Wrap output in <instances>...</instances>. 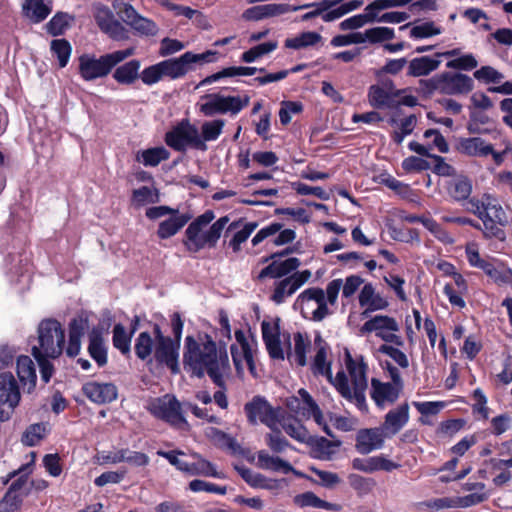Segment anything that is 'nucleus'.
Returning a JSON list of instances; mask_svg holds the SVG:
<instances>
[{
	"mask_svg": "<svg viewBox=\"0 0 512 512\" xmlns=\"http://www.w3.org/2000/svg\"><path fill=\"white\" fill-rule=\"evenodd\" d=\"M183 367L192 377L208 375L220 388L230 373V363L225 343L216 342L206 333L197 337L188 335L184 341Z\"/></svg>",
	"mask_w": 512,
	"mask_h": 512,
	"instance_id": "nucleus-1",
	"label": "nucleus"
},
{
	"mask_svg": "<svg viewBox=\"0 0 512 512\" xmlns=\"http://www.w3.org/2000/svg\"><path fill=\"white\" fill-rule=\"evenodd\" d=\"M344 368L340 369L332 380V386L349 403L362 413L369 411L366 401L368 387V364L361 354H352L348 348L344 349Z\"/></svg>",
	"mask_w": 512,
	"mask_h": 512,
	"instance_id": "nucleus-2",
	"label": "nucleus"
},
{
	"mask_svg": "<svg viewBox=\"0 0 512 512\" xmlns=\"http://www.w3.org/2000/svg\"><path fill=\"white\" fill-rule=\"evenodd\" d=\"M261 333L266 350L273 360L283 361L304 367L307 365L306 351L311 348V340L307 334L297 332L291 337L280 330L279 318L264 319Z\"/></svg>",
	"mask_w": 512,
	"mask_h": 512,
	"instance_id": "nucleus-3",
	"label": "nucleus"
},
{
	"mask_svg": "<svg viewBox=\"0 0 512 512\" xmlns=\"http://www.w3.org/2000/svg\"><path fill=\"white\" fill-rule=\"evenodd\" d=\"M215 218L213 211L208 210L193 220L185 231L186 246L188 250L198 252L206 247H215L220 239L223 230L229 222L228 216H223L212 221Z\"/></svg>",
	"mask_w": 512,
	"mask_h": 512,
	"instance_id": "nucleus-4",
	"label": "nucleus"
},
{
	"mask_svg": "<svg viewBox=\"0 0 512 512\" xmlns=\"http://www.w3.org/2000/svg\"><path fill=\"white\" fill-rule=\"evenodd\" d=\"M466 210L482 220L485 237L504 240L505 233L496 224L506 225L509 217L497 198L490 194H484L480 199L472 198L467 202Z\"/></svg>",
	"mask_w": 512,
	"mask_h": 512,
	"instance_id": "nucleus-5",
	"label": "nucleus"
},
{
	"mask_svg": "<svg viewBox=\"0 0 512 512\" xmlns=\"http://www.w3.org/2000/svg\"><path fill=\"white\" fill-rule=\"evenodd\" d=\"M37 345H32L31 353L34 357L58 358L64 350L65 331L57 320L45 319L39 323L37 329Z\"/></svg>",
	"mask_w": 512,
	"mask_h": 512,
	"instance_id": "nucleus-6",
	"label": "nucleus"
},
{
	"mask_svg": "<svg viewBox=\"0 0 512 512\" xmlns=\"http://www.w3.org/2000/svg\"><path fill=\"white\" fill-rule=\"evenodd\" d=\"M250 97L248 95H223L211 93L201 97L199 110L207 117L217 114L237 115L243 108L248 106Z\"/></svg>",
	"mask_w": 512,
	"mask_h": 512,
	"instance_id": "nucleus-7",
	"label": "nucleus"
},
{
	"mask_svg": "<svg viewBox=\"0 0 512 512\" xmlns=\"http://www.w3.org/2000/svg\"><path fill=\"white\" fill-rule=\"evenodd\" d=\"M216 51L207 50L203 53L187 51L179 57L161 61L164 77L172 80L179 79L194 71L197 65L212 63L215 61Z\"/></svg>",
	"mask_w": 512,
	"mask_h": 512,
	"instance_id": "nucleus-8",
	"label": "nucleus"
},
{
	"mask_svg": "<svg viewBox=\"0 0 512 512\" xmlns=\"http://www.w3.org/2000/svg\"><path fill=\"white\" fill-rule=\"evenodd\" d=\"M128 57V50L115 51L100 58L83 55L79 58V71L83 79L91 81L106 76L117 64Z\"/></svg>",
	"mask_w": 512,
	"mask_h": 512,
	"instance_id": "nucleus-9",
	"label": "nucleus"
},
{
	"mask_svg": "<svg viewBox=\"0 0 512 512\" xmlns=\"http://www.w3.org/2000/svg\"><path fill=\"white\" fill-rule=\"evenodd\" d=\"M431 90L445 95L467 94L473 89V80L468 75L457 72H444L427 81Z\"/></svg>",
	"mask_w": 512,
	"mask_h": 512,
	"instance_id": "nucleus-10",
	"label": "nucleus"
},
{
	"mask_svg": "<svg viewBox=\"0 0 512 512\" xmlns=\"http://www.w3.org/2000/svg\"><path fill=\"white\" fill-rule=\"evenodd\" d=\"M248 421L251 424L262 423L271 430H278L281 425V417L283 410L273 408L264 398L254 397L250 402L245 404Z\"/></svg>",
	"mask_w": 512,
	"mask_h": 512,
	"instance_id": "nucleus-11",
	"label": "nucleus"
},
{
	"mask_svg": "<svg viewBox=\"0 0 512 512\" xmlns=\"http://www.w3.org/2000/svg\"><path fill=\"white\" fill-rule=\"evenodd\" d=\"M158 455L167 459L169 463L175 466L178 470L189 475H201L214 478L224 477L223 473L218 472L211 462L202 458L198 454L192 455L196 459L193 463L180 459L179 455H183V452L180 451H158Z\"/></svg>",
	"mask_w": 512,
	"mask_h": 512,
	"instance_id": "nucleus-12",
	"label": "nucleus"
},
{
	"mask_svg": "<svg viewBox=\"0 0 512 512\" xmlns=\"http://www.w3.org/2000/svg\"><path fill=\"white\" fill-rule=\"evenodd\" d=\"M165 142L176 151H185L188 146L201 151L207 149L206 144L200 139L198 129L189 122H182L167 132Z\"/></svg>",
	"mask_w": 512,
	"mask_h": 512,
	"instance_id": "nucleus-13",
	"label": "nucleus"
},
{
	"mask_svg": "<svg viewBox=\"0 0 512 512\" xmlns=\"http://www.w3.org/2000/svg\"><path fill=\"white\" fill-rule=\"evenodd\" d=\"M296 305L305 318L321 321L329 314L325 292L321 288H309L303 291L297 297Z\"/></svg>",
	"mask_w": 512,
	"mask_h": 512,
	"instance_id": "nucleus-14",
	"label": "nucleus"
},
{
	"mask_svg": "<svg viewBox=\"0 0 512 512\" xmlns=\"http://www.w3.org/2000/svg\"><path fill=\"white\" fill-rule=\"evenodd\" d=\"M148 410L155 417L162 419L173 426H187V422L181 413V406L177 399L172 395H164L155 398L148 404Z\"/></svg>",
	"mask_w": 512,
	"mask_h": 512,
	"instance_id": "nucleus-15",
	"label": "nucleus"
},
{
	"mask_svg": "<svg viewBox=\"0 0 512 512\" xmlns=\"http://www.w3.org/2000/svg\"><path fill=\"white\" fill-rule=\"evenodd\" d=\"M20 391L12 373L0 374V422L8 421L20 402Z\"/></svg>",
	"mask_w": 512,
	"mask_h": 512,
	"instance_id": "nucleus-16",
	"label": "nucleus"
},
{
	"mask_svg": "<svg viewBox=\"0 0 512 512\" xmlns=\"http://www.w3.org/2000/svg\"><path fill=\"white\" fill-rule=\"evenodd\" d=\"M288 408L294 412L297 416L303 418H313L315 422L323 428V430L331 435V432L324 421L322 412L315 401L312 399L310 394L304 390L300 389L298 391V397H290L287 399Z\"/></svg>",
	"mask_w": 512,
	"mask_h": 512,
	"instance_id": "nucleus-17",
	"label": "nucleus"
},
{
	"mask_svg": "<svg viewBox=\"0 0 512 512\" xmlns=\"http://www.w3.org/2000/svg\"><path fill=\"white\" fill-rule=\"evenodd\" d=\"M409 2L410 0H376L365 8L364 13L357 14L343 20L340 23V28L342 30H353L360 28L367 23L375 21L378 13H380L382 10L391 7L404 6Z\"/></svg>",
	"mask_w": 512,
	"mask_h": 512,
	"instance_id": "nucleus-18",
	"label": "nucleus"
},
{
	"mask_svg": "<svg viewBox=\"0 0 512 512\" xmlns=\"http://www.w3.org/2000/svg\"><path fill=\"white\" fill-rule=\"evenodd\" d=\"M308 355L311 358V370L315 375H322L332 384L334 378L331 371V360H330V347L317 334L314 341L311 342V348L306 351V358Z\"/></svg>",
	"mask_w": 512,
	"mask_h": 512,
	"instance_id": "nucleus-19",
	"label": "nucleus"
},
{
	"mask_svg": "<svg viewBox=\"0 0 512 512\" xmlns=\"http://www.w3.org/2000/svg\"><path fill=\"white\" fill-rule=\"evenodd\" d=\"M399 330L398 323L392 317L385 315H377L366 321L360 329L362 334L374 332L377 337L385 342L402 345L403 341L400 336L396 335Z\"/></svg>",
	"mask_w": 512,
	"mask_h": 512,
	"instance_id": "nucleus-20",
	"label": "nucleus"
},
{
	"mask_svg": "<svg viewBox=\"0 0 512 512\" xmlns=\"http://www.w3.org/2000/svg\"><path fill=\"white\" fill-rule=\"evenodd\" d=\"M180 343L168 336H160V341L155 343L154 360L163 366H166L172 374L180 372L179 364Z\"/></svg>",
	"mask_w": 512,
	"mask_h": 512,
	"instance_id": "nucleus-21",
	"label": "nucleus"
},
{
	"mask_svg": "<svg viewBox=\"0 0 512 512\" xmlns=\"http://www.w3.org/2000/svg\"><path fill=\"white\" fill-rule=\"evenodd\" d=\"M235 339L241 348V353L238 352L235 346L231 347V354L233 362L238 374H242L244 366L246 365L249 371L255 375V363L253 359V347L242 330L235 331Z\"/></svg>",
	"mask_w": 512,
	"mask_h": 512,
	"instance_id": "nucleus-22",
	"label": "nucleus"
},
{
	"mask_svg": "<svg viewBox=\"0 0 512 512\" xmlns=\"http://www.w3.org/2000/svg\"><path fill=\"white\" fill-rule=\"evenodd\" d=\"M403 388L390 382H382L379 379L371 380V398L378 408L384 409L394 404Z\"/></svg>",
	"mask_w": 512,
	"mask_h": 512,
	"instance_id": "nucleus-23",
	"label": "nucleus"
},
{
	"mask_svg": "<svg viewBox=\"0 0 512 512\" xmlns=\"http://www.w3.org/2000/svg\"><path fill=\"white\" fill-rule=\"evenodd\" d=\"M385 438H388L381 427L361 429L356 435V450L361 454H369L381 449Z\"/></svg>",
	"mask_w": 512,
	"mask_h": 512,
	"instance_id": "nucleus-24",
	"label": "nucleus"
},
{
	"mask_svg": "<svg viewBox=\"0 0 512 512\" xmlns=\"http://www.w3.org/2000/svg\"><path fill=\"white\" fill-rule=\"evenodd\" d=\"M410 419V408L407 403L400 404L391 409L384 417L381 426L387 437H393L399 433L408 423Z\"/></svg>",
	"mask_w": 512,
	"mask_h": 512,
	"instance_id": "nucleus-25",
	"label": "nucleus"
},
{
	"mask_svg": "<svg viewBox=\"0 0 512 512\" xmlns=\"http://www.w3.org/2000/svg\"><path fill=\"white\" fill-rule=\"evenodd\" d=\"M94 16L100 29L111 38L119 40L125 37L124 27L114 19L112 12L107 7L96 5Z\"/></svg>",
	"mask_w": 512,
	"mask_h": 512,
	"instance_id": "nucleus-26",
	"label": "nucleus"
},
{
	"mask_svg": "<svg viewBox=\"0 0 512 512\" xmlns=\"http://www.w3.org/2000/svg\"><path fill=\"white\" fill-rule=\"evenodd\" d=\"M272 262L261 270L258 277L264 278H280L294 271L300 266V261L296 257L283 259L281 255H273Z\"/></svg>",
	"mask_w": 512,
	"mask_h": 512,
	"instance_id": "nucleus-27",
	"label": "nucleus"
},
{
	"mask_svg": "<svg viewBox=\"0 0 512 512\" xmlns=\"http://www.w3.org/2000/svg\"><path fill=\"white\" fill-rule=\"evenodd\" d=\"M358 298L359 305L364 309V315L378 310H384L389 305L387 299L377 293L371 283H367L362 287Z\"/></svg>",
	"mask_w": 512,
	"mask_h": 512,
	"instance_id": "nucleus-28",
	"label": "nucleus"
},
{
	"mask_svg": "<svg viewBox=\"0 0 512 512\" xmlns=\"http://www.w3.org/2000/svg\"><path fill=\"white\" fill-rule=\"evenodd\" d=\"M84 394L93 402L104 404L117 398V389L110 383L88 382L83 386Z\"/></svg>",
	"mask_w": 512,
	"mask_h": 512,
	"instance_id": "nucleus-29",
	"label": "nucleus"
},
{
	"mask_svg": "<svg viewBox=\"0 0 512 512\" xmlns=\"http://www.w3.org/2000/svg\"><path fill=\"white\" fill-rule=\"evenodd\" d=\"M190 220L187 214H181L174 210L167 219L161 221L158 226L157 235L160 239H168L176 235Z\"/></svg>",
	"mask_w": 512,
	"mask_h": 512,
	"instance_id": "nucleus-30",
	"label": "nucleus"
},
{
	"mask_svg": "<svg viewBox=\"0 0 512 512\" xmlns=\"http://www.w3.org/2000/svg\"><path fill=\"white\" fill-rule=\"evenodd\" d=\"M16 374L24 387L31 391L37 380L36 369L33 360L27 355H19L16 358Z\"/></svg>",
	"mask_w": 512,
	"mask_h": 512,
	"instance_id": "nucleus-31",
	"label": "nucleus"
},
{
	"mask_svg": "<svg viewBox=\"0 0 512 512\" xmlns=\"http://www.w3.org/2000/svg\"><path fill=\"white\" fill-rule=\"evenodd\" d=\"M457 149L460 153L473 157H486L493 152V147L479 137L460 139Z\"/></svg>",
	"mask_w": 512,
	"mask_h": 512,
	"instance_id": "nucleus-32",
	"label": "nucleus"
},
{
	"mask_svg": "<svg viewBox=\"0 0 512 512\" xmlns=\"http://www.w3.org/2000/svg\"><path fill=\"white\" fill-rule=\"evenodd\" d=\"M256 465L263 470L274 472H283L285 474L294 472L292 465L278 456L270 455L265 450H260L256 454Z\"/></svg>",
	"mask_w": 512,
	"mask_h": 512,
	"instance_id": "nucleus-33",
	"label": "nucleus"
},
{
	"mask_svg": "<svg viewBox=\"0 0 512 512\" xmlns=\"http://www.w3.org/2000/svg\"><path fill=\"white\" fill-rule=\"evenodd\" d=\"M88 352L99 366L107 363V350L103 339V329L93 328L89 333Z\"/></svg>",
	"mask_w": 512,
	"mask_h": 512,
	"instance_id": "nucleus-34",
	"label": "nucleus"
},
{
	"mask_svg": "<svg viewBox=\"0 0 512 512\" xmlns=\"http://www.w3.org/2000/svg\"><path fill=\"white\" fill-rule=\"evenodd\" d=\"M23 12L33 22H41L51 12V0H26Z\"/></svg>",
	"mask_w": 512,
	"mask_h": 512,
	"instance_id": "nucleus-35",
	"label": "nucleus"
},
{
	"mask_svg": "<svg viewBox=\"0 0 512 512\" xmlns=\"http://www.w3.org/2000/svg\"><path fill=\"white\" fill-rule=\"evenodd\" d=\"M439 65V60L429 56L414 58L409 62L408 74L414 77L425 76L435 71Z\"/></svg>",
	"mask_w": 512,
	"mask_h": 512,
	"instance_id": "nucleus-36",
	"label": "nucleus"
},
{
	"mask_svg": "<svg viewBox=\"0 0 512 512\" xmlns=\"http://www.w3.org/2000/svg\"><path fill=\"white\" fill-rule=\"evenodd\" d=\"M490 262L484 273L498 285H510L512 287V269L505 266L502 262L494 260Z\"/></svg>",
	"mask_w": 512,
	"mask_h": 512,
	"instance_id": "nucleus-37",
	"label": "nucleus"
},
{
	"mask_svg": "<svg viewBox=\"0 0 512 512\" xmlns=\"http://www.w3.org/2000/svg\"><path fill=\"white\" fill-rule=\"evenodd\" d=\"M169 157V151L162 146L145 149L136 154V160L139 163L151 167L157 166L160 162L167 160Z\"/></svg>",
	"mask_w": 512,
	"mask_h": 512,
	"instance_id": "nucleus-38",
	"label": "nucleus"
},
{
	"mask_svg": "<svg viewBox=\"0 0 512 512\" xmlns=\"http://www.w3.org/2000/svg\"><path fill=\"white\" fill-rule=\"evenodd\" d=\"M322 40V36L314 31L300 33L285 41V47L289 49L299 50L317 45Z\"/></svg>",
	"mask_w": 512,
	"mask_h": 512,
	"instance_id": "nucleus-39",
	"label": "nucleus"
},
{
	"mask_svg": "<svg viewBox=\"0 0 512 512\" xmlns=\"http://www.w3.org/2000/svg\"><path fill=\"white\" fill-rule=\"evenodd\" d=\"M448 192L456 201L466 200L472 192V182L466 176H457L450 182Z\"/></svg>",
	"mask_w": 512,
	"mask_h": 512,
	"instance_id": "nucleus-40",
	"label": "nucleus"
},
{
	"mask_svg": "<svg viewBox=\"0 0 512 512\" xmlns=\"http://www.w3.org/2000/svg\"><path fill=\"white\" fill-rule=\"evenodd\" d=\"M160 195L154 185H145L133 191L132 202L136 206H146L159 202Z\"/></svg>",
	"mask_w": 512,
	"mask_h": 512,
	"instance_id": "nucleus-41",
	"label": "nucleus"
},
{
	"mask_svg": "<svg viewBox=\"0 0 512 512\" xmlns=\"http://www.w3.org/2000/svg\"><path fill=\"white\" fill-rule=\"evenodd\" d=\"M278 47L277 41H268L265 43L258 44L249 50L245 51L241 55V60L245 63L256 62L261 57L268 55L275 51Z\"/></svg>",
	"mask_w": 512,
	"mask_h": 512,
	"instance_id": "nucleus-42",
	"label": "nucleus"
},
{
	"mask_svg": "<svg viewBox=\"0 0 512 512\" xmlns=\"http://www.w3.org/2000/svg\"><path fill=\"white\" fill-rule=\"evenodd\" d=\"M130 28L141 35H154L157 32L155 23L140 16L132 6H130Z\"/></svg>",
	"mask_w": 512,
	"mask_h": 512,
	"instance_id": "nucleus-43",
	"label": "nucleus"
},
{
	"mask_svg": "<svg viewBox=\"0 0 512 512\" xmlns=\"http://www.w3.org/2000/svg\"><path fill=\"white\" fill-rule=\"evenodd\" d=\"M155 342L148 332L139 334L135 342V353L141 360H152Z\"/></svg>",
	"mask_w": 512,
	"mask_h": 512,
	"instance_id": "nucleus-44",
	"label": "nucleus"
},
{
	"mask_svg": "<svg viewBox=\"0 0 512 512\" xmlns=\"http://www.w3.org/2000/svg\"><path fill=\"white\" fill-rule=\"evenodd\" d=\"M225 121L223 119H214L206 121L201 126L200 139L203 140V144L206 142L215 141L222 134Z\"/></svg>",
	"mask_w": 512,
	"mask_h": 512,
	"instance_id": "nucleus-45",
	"label": "nucleus"
},
{
	"mask_svg": "<svg viewBox=\"0 0 512 512\" xmlns=\"http://www.w3.org/2000/svg\"><path fill=\"white\" fill-rule=\"evenodd\" d=\"M52 55L57 58L59 66L65 67L70 59L72 47L65 39H55L50 44Z\"/></svg>",
	"mask_w": 512,
	"mask_h": 512,
	"instance_id": "nucleus-46",
	"label": "nucleus"
},
{
	"mask_svg": "<svg viewBox=\"0 0 512 512\" xmlns=\"http://www.w3.org/2000/svg\"><path fill=\"white\" fill-rule=\"evenodd\" d=\"M280 428H283L284 431L295 440L305 443L308 442L310 436L306 428L299 423L298 421H294L293 423H286L284 418V412H282L281 417V425Z\"/></svg>",
	"mask_w": 512,
	"mask_h": 512,
	"instance_id": "nucleus-47",
	"label": "nucleus"
},
{
	"mask_svg": "<svg viewBox=\"0 0 512 512\" xmlns=\"http://www.w3.org/2000/svg\"><path fill=\"white\" fill-rule=\"evenodd\" d=\"M348 482L359 496L369 494L375 486V481L372 478H366L355 473L348 475Z\"/></svg>",
	"mask_w": 512,
	"mask_h": 512,
	"instance_id": "nucleus-48",
	"label": "nucleus"
},
{
	"mask_svg": "<svg viewBox=\"0 0 512 512\" xmlns=\"http://www.w3.org/2000/svg\"><path fill=\"white\" fill-rule=\"evenodd\" d=\"M48 430L42 423L30 425L22 436V443L27 446L37 445L46 436Z\"/></svg>",
	"mask_w": 512,
	"mask_h": 512,
	"instance_id": "nucleus-49",
	"label": "nucleus"
},
{
	"mask_svg": "<svg viewBox=\"0 0 512 512\" xmlns=\"http://www.w3.org/2000/svg\"><path fill=\"white\" fill-rule=\"evenodd\" d=\"M467 261L471 267L481 269L483 272L490 265V261L482 258L477 243L469 242L465 246Z\"/></svg>",
	"mask_w": 512,
	"mask_h": 512,
	"instance_id": "nucleus-50",
	"label": "nucleus"
},
{
	"mask_svg": "<svg viewBox=\"0 0 512 512\" xmlns=\"http://www.w3.org/2000/svg\"><path fill=\"white\" fill-rule=\"evenodd\" d=\"M257 226L258 225L256 222L245 223L242 229L233 235L229 242V246L233 249L234 252H238L241 249V245L247 241Z\"/></svg>",
	"mask_w": 512,
	"mask_h": 512,
	"instance_id": "nucleus-51",
	"label": "nucleus"
},
{
	"mask_svg": "<svg viewBox=\"0 0 512 512\" xmlns=\"http://www.w3.org/2000/svg\"><path fill=\"white\" fill-rule=\"evenodd\" d=\"M370 104L376 108L389 107L392 97L389 92L380 86H372L369 91Z\"/></svg>",
	"mask_w": 512,
	"mask_h": 512,
	"instance_id": "nucleus-52",
	"label": "nucleus"
},
{
	"mask_svg": "<svg viewBox=\"0 0 512 512\" xmlns=\"http://www.w3.org/2000/svg\"><path fill=\"white\" fill-rule=\"evenodd\" d=\"M363 36L371 43H379L393 39L395 34L392 28L380 26L367 29Z\"/></svg>",
	"mask_w": 512,
	"mask_h": 512,
	"instance_id": "nucleus-53",
	"label": "nucleus"
},
{
	"mask_svg": "<svg viewBox=\"0 0 512 512\" xmlns=\"http://www.w3.org/2000/svg\"><path fill=\"white\" fill-rule=\"evenodd\" d=\"M303 105L297 101H282L281 108L279 110L280 122L283 125H287L291 122L292 116L301 113Z\"/></svg>",
	"mask_w": 512,
	"mask_h": 512,
	"instance_id": "nucleus-54",
	"label": "nucleus"
},
{
	"mask_svg": "<svg viewBox=\"0 0 512 512\" xmlns=\"http://www.w3.org/2000/svg\"><path fill=\"white\" fill-rule=\"evenodd\" d=\"M297 290L296 286L287 277L277 283L272 299L276 303H282L287 297L294 294Z\"/></svg>",
	"mask_w": 512,
	"mask_h": 512,
	"instance_id": "nucleus-55",
	"label": "nucleus"
},
{
	"mask_svg": "<svg viewBox=\"0 0 512 512\" xmlns=\"http://www.w3.org/2000/svg\"><path fill=\"white\" fill-rule=\"evenodd\" d=\"M205 435L208 439H210L215 445L219 447L233 448L235 445V440L231 436L217 428H207L205 431Z\"/></svg>",
	"mask_w": 512,
	"mask_h": 512,
	"instance_id": "nucleus-56",
	"label": "nucleus"
},
{
	"mask_svg": "<svg viewBox=\"0 0 512 512\" xmlns=\"http://www.w3.org/2000/svg\"><path fill=\"white\" fill-rule=\"evenodd\" d=\"M422 225L430 232L432 233L439 241L445 243V244H452L454 243V238L445 230L443 229L440 224H438L435 220L432 218L423 219Z\"/></svg>",
	"mask_w": 512,
	"mask_h": 512,
	"instance_id": "nucleus-57",
	"label": "nucleus"
},
{
	"mask_svg": "<svg viewBox=\"0 0 512 512\" xmlns=\"http://www.w3.org/2000/svg\"><path fill=\"white\" fill-rule=\"evenodd\" d=\"M416 116L409 115L401 120L399 127L393 134V139L397 144H401L404 138L410 135L416 126Z\"/></svg>",
	"mask_w": 512,
	"mask_h": 512,
	"instance_id": "nucleus-58",
	"label": "nucleus"
},
{
	"mask_svg": "<svg viewBox=\"0 0 512 512\" xmlns=\"http://www.w3.org/2000/svg\"><path fill=\"white\" fill-rule=\"evenodd\" d=\"M441 33V29L433 22H424L415 25L410 30V37L414 39L428 38Z\"/></svg>",
	"mask_w": 512,
	"mask_h": 512,
	"instance_id": "nucleus-59",
	"label": "nucleus"
},
{
	"mask_svg": "<svg viewBox=\"0 0 512 512\" xmlns=\"http://www.w3.org/2000/svg\"><path fill=\"white\" fill-rule=\"evenodd\" d=\"M70 20L68 14L58 13L47 23V31L54 36L61 35L68 28Z\"/></svg>",
	"mask_w": 512,
	"mask_h": 512,
	"instance_id": "nucleus-60",
	"label": "nucleus"
},
{
	"mask_svg": "<svg viewBox=\"0 0 512 512\" xmlns=\"http://www.w3.org/2000/svg\"><path fill=\"white\" fill-rule=\"evenodd\" d=\"M472 397L474 399V404L472 405L473 413L479 414L483 419L487 420L489 418V408L487 406L488 399L482 389L476 388Z\"/></svg>",
	"mask_w": 512,
	"mask_h": 512,
	"instance_id": "nucleus-61",
	"label": "nucleus"
},
{
	"mask_svg": "<svg viewBox=\"0 0 512 512\" xmlns=\"http://www.w3.org/2000/svg\"><path fill=\"white\" fill-rule=\"evenodd\" d=\"M312 473L317 477L316 482L326 488H333L341 483L338 474L317 468H311Z\"/></svg>",
	"mask_w": 512,
	"mask_h": 512,
	"instance_id": "nucleus-62",
	"label": "nucleus"
},
{
	"mask_svg": "<svg viewBox=\"0 0 512 512\" xmlns=\"http://www.w3.org/2000/svg\"><path fill=\"white\" fill-rule=\"evenodd\" d=\"M189 489L192 492H207V493H214L219 495H224L227 492V489L225 486H218L210 482H206L203 480L195 479L192 480L189 483Z\"/></svg>",
	"mask_w": 512,
	"mask_h": 512,
	"instance_id": "nucleus-63",
	"label": "nucleus"
},
{
	"mask_svg": "<svg viewBox=\"0 0 512 512\" xmlns=\"http://www.w3.org/2000/svg\"><path fill=\"white\" fill-rule=\"evenodd\" d=\"M379 352L389 356L401 368L406 369L409 367L408 357L400 349L391 345L383 344L379 347Z\"/></svg>",
	"mask_w": 512,
	"mask_h": 512,
	"instance_id": "nucleus-64",
	"label": "nucleus"
}]
</instances>
